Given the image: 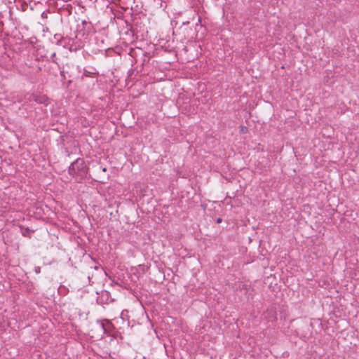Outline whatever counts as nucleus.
Masks as SVG:
<instances>
[{
    "mask_svg": "<svg viewBox=\"0 0 359 359\" xmlns=\"http://www.w3.org/2000/svg\"><path fill=\"white\" fill-rule=\"evenodd\" d=\"M69 173L73 176L83 177L87 173V167L83 158H77L69 167Z\"/></svg>",
    "mask_w": 359,
    "mask_h": 359,
    "instance_id": "f257e3e1",
    "label": "nucleus"
},
{
    "mask_svg": "<svg viewBox=\"0 0 359 359\" xmlns=\"http://www.w3.org/2000/svg\"><path fill=\"white\" fill-rule=\"evenodd\" d=\"M98 324L100 327L103 330L104 333H108L109 327H111V324L107 320H98Z\"/></svg>",
    "mask_w": 359,
    "mask_h": 359,
    "instance_id": "f03ea898",
    "label": "nucleus"
},
{
    "mask_svg": "<svg viewBox=\"0 0 359 359\" xmlns=\"http://www.w3.org/2000/svg\"><path fill=\"white\" fill-rule=\"evenodd\" d=\"M28 100L29 101L34 100L36 102H39V103H43L45 102V100H46V97H39V96L35 95L34 94H31V95H29V97Z\"/></svg>",
    "mask_w": 359,
    "mask_h": 359,
    "instance_id": "7ed1b4c3",
    "label": "nucleus"
},
{
    "mask_svg": "<svg viewBox=\"0 0 359 359\" xmlns=\"http://www.w3.org/2000/svg\"><path fill=\"white\" fill-rule=\"evenodd\" d=\"M20 228L22 236L30 237V232H32V231H31L28 227L24 228L22 226H20Z\"/></svg>",
    "mask_w": 359,
    "mask_h": 359,
    "instance_id": "20e7f679",
    "label": "nucleus"
},
{
    "mask_svg": "<svg viewBox=\"0 0 359 359\" xmlns=\"http://www.w3.org/2000/svg\"><path fill=\"white\" fill-rule=\"evenodd\" d=\"M222 218H220V217H219V218H217V223H218V224H219V223H221V222H222Z\"/></svg>",
    "mask_w": 359,
    "mask_h": 359,
    "instance_id": "39448f33",
    "label": "nucleus"
},
{
    "mask_svg": "<svg viewBox=\"0 0 359 359\" xmlns=\"http://www.w3.org/2000/svg\"><path fill=\"white\" fill-rule=\"evenodd\" d=\"M60 74H61V76H62L64 79H65V72H64V71H61V72H60Z\"/></svg>",
    "mask_w": 359,
    "mask_h": 359,
    "instance_id": "423d86ee",
    "label": "nucleus"
},
{
    "mask_svg": "<svg viewBox=\"0 0 359 359\" xmlns=\"http://www.w3.org/2000/svg\"><path fill=\"white\" fill-rule=\"evenodd\" d=\"M95 269H96V270L100 269V271H102V268H101V267H100V266H95Z\"/></svg>",
    "mask_w": 359,
    "mask_h": 359,
    "instance_id": "0eeeda50",
    "label": "nucleus"
},
{
    "mask_svg": "<svg viewBox=\"0 0 359 359\" xmlns=\"http://www.w3.org/2000/svg\"><path fill=\"white\" fill-rule=\"evenodd\" d=\"M245 130H246V128H243L241 129V130H242L243 132V131H245Z\"/></svg>",
    "mask_w": 359,
    "mask_h": 359,
    "instance_id": "6e6552de",
    "label": "nucleus"
},
{
    "mask_svg": "<svg viewBox=\"0 0 359 359\" xmlns=\"http://www.w3.org/2000/svg\"><path fill=\"white\" fill-rule=\"evenodd\" d=\"M83 24H87L86 21V20H83Z\"/></svg>",
    "mask_w": 359,
    "mask_h": 359,
    "instance_id": "1a4fd4ad",
    "label": "nucleus"
}]
</instances>
